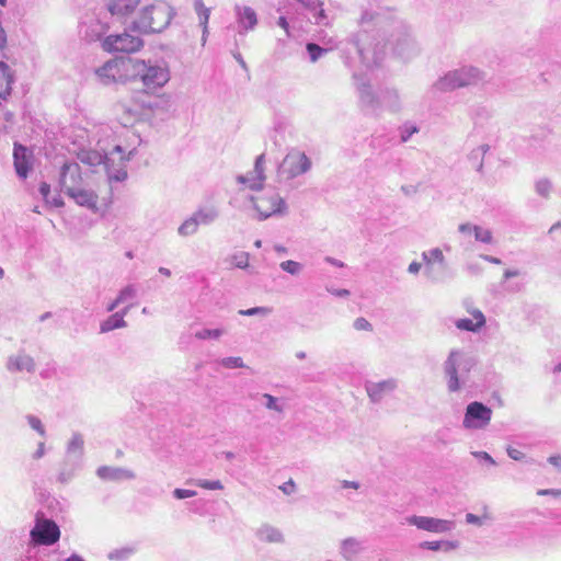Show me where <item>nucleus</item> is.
I'll list each match as a JSON object with an SVG mask.
<instances>
[{"mask_svg":"<svg viewBox=\"0 0 561 561\" xmlns=\"http://www.w3.org/2000/svg\"><path fill=\"white\" fill-rule=\"evenodd\" d=\"M123 153V147L116 145L110 154L101 153L98 150L81 149L77 153V158L81 163L90 168L101 167L105 171L108 182H123L127 178V171L124 163L131 159L134 150H130L127 156H124Z\"/></svg>","mask_w":561,"mask_h":561,"instance_id":"f257e3e1","label":"nucleus"},{"mask_svg":"<svg viewBox=\"0 0 561 561\" xmlns=\"http://www.w3.org/2000/svg\"><path fill=\"white\" fill-rule=\"evenodd\" d=\"M175 15L174 9L164 0H154L144 5L134 20L130 28L140 34H153L164 31Z\"/></svg>","mask_w":561,"mask_h":561,"instance_id":"f03ea898","label":"nucleus"},{"mask_svg":"<svg viewBox=\"0 0 561 561\" xmlns=\"http://www.w3.org/2000/svg\"><path fill=\"white\" fill-rule=\"evenodd\" d=\"M128 69L136 79H139L147 91H154L164 87L170 80V70L165 62L131 58Z\"/></svg>","mask_w":561,"mask_h":561,"instance_id":"7ed1b4c3","label":"nucleus"},{"mask_svg":"<svg viewBox=\"0 0 561 561\" xmlns=\"http://www.w3.org/2000/svg\"><path fill=\"white\" fill-rule=\"evenodd\" d=\"M471 369V362L467 353L459 348H453L443 363V374L448 392L455 393L461 390L467 382V375Z\"/></svg>","mask_w":561,"mask_h":561,"instance_id":"20e7f679","label":"nucleus"},{"mask_svg":"<svg viewBox=\"0 0 561 561\" xmlns=\"http://www.w3.org/2000/svg\"><path fill=\"white\" fill-rule=\"evenodd\" d=\"M485 72L474 66H462L450 70L440 77L434 84L439 91H453L456 89L477 85L485 80Z\"/></svg>","mask_w":561,"mask_h":561,"instance_id":"39448f33","label":"nucleus"},{"mask_svg":"<svg viewBox=\"0 0 561 561\" xmlns=\"http://www.w3.org/2000/svg\"><path fill=\"white\" fill-rule=\"evenodd\" d=\"M311 168L312 161L306 152L298 148H291L278 165L277 175L279 180L289 181L306 174Z\"/></svg>","mask_w":561,"mask_h":561,"instance_id":"423d86ee","label":"nucleus"},{"mask_svg":"<svg viewBox=\"0 0 561 561\" xmlns=\"http://www.w3.org/2000/svg\"><path fill=\"white\" fill-rule=\"evenodd\" d=\"M424 276L432 283H444L448 278V262L440 248H431L421 253Z\"/></svg>","mask_w":561,"mask_h":561,"instance_id":"0eeeda50","label":"nucleus"},{"mask_svg":"<svg viewBox=\"0 0 561 561\" xmlns=\"http://www.w3.org/2000/svg\"><path fill=\"white\" fill-rule=\"evenodd\" d=\"M160 104V100H144L141 98L133 99L130 102H122L119 108L122 111L121 122L124 126L133 125L145 116L153 113Z\"/></svg>","mask_w":561,"mask_h":561,"instance_id":"6e6552de","label":"nucleus"},{"mask_svg":"<svg viewBox=\"0 0 561 561\" xmlns=\"http://www.w3.org/2000/svg\"><path fill=\"white\" fill-rule=\"evenodd\" d=\"M145 43L140 36L133 35L127 31L121 34H112L103 38L101 46L108 53L133 54L139 51Z\"/></svg>","mask_w":561,"mask_h":561,"instance_id":"1a4fd4ad","label":"nucleus"},{"mask_svg":"<svg viewBox=\"0 0 561 561\" xmlns=\"http://www.w3.org/2000/svg\"><path fill=\"white\" fill-rule=\"evenodd\" d=\"M492 419V410L479 401L470 402L466 407L462 427L468 431H480L489 426Z\"/></svg>","mask_w":561,"mask_h":561,"instance_id":"9d476101","label":"nucleus"},{"mask_svg":"<svg viewBox=\"0 0 561 561\" xmlns=\"http://www.w3.org/2000/svg\"><path fill=\"white\" fill-rule=\"evenodd\" d=\"M354 83L358 93L360 105L374 114L381 111L380 92H375L367 78L357 73L353 75Z\"/></svg>","mask_w":561,"mask_h":561,"instance_id":"9b49d317","label":"nucleus"},{"mask_svg":"<svg viewBox=\"0 0 561 561\" xmlns=\"http://www.w3.org/2000/svg\"><path fill=\"white\" fill-rule=\"evenodd\" d=\"M251 201L259 214L257 218L260 220L276 214H282L286 208L284 199L275 192H270L259 197H251Z\"/></svg>","mask_w":561,"mask_h":561,"instance_id":"f8f14e48","label":"nucleus"},{"mask_svg":"<svg viewBox=\"0 0 561 561\" xmlns=\"http://www.w3.org/2000/svg\"><path fill=\"white\" fill-rule=\"evenodd\" d=\"M409 525L415 526L420 530L433 534L450 533L455 529L456 523L449 519H442L428 516L411 515L405 518Z\"/></svg>","mask_w":561,"mask_h":561,"instance_id":"ddd939ff","label":"nucleus"},{"mask_svg":"<svg viewBox=\"0 0 561 561\" xmlns=\"http://www.w3.org/2000/svg\"><path fill=\"white\" fill-rule=\"evenodd\" d=\"M31 537L38 545L50 546L58 541L60 530L51 519L37 520L31 530Z\"/></svg>","mask_w":561,"mask_h":561,"instance_id":"4468645a","label":"nucleus"},{"mask_svg":"<svg viewBox=\"0 0 561 561\" xmlns=\"http://www.w3.org/2000/svg\"><path fill=\"white\" fill-rule=\"evenodd\" d=\"M59 185L67 195L82 186L81 168L78 162H66L61 167Z\"/></svg>","mask_w":561,"mask_h":561,"instance_id":"2eb2a0df","label":"nucleus"},{"mask_svg":"<svg viewBox=\"0 0 561 561\" xmlns=\"http://www.w3.org/2000/svg\"><path fill=\"white\" fill-rule=\"evenodd\" d=\"M264 163L265 156L260 154L255 159L254 168L252 171H249L247 174L238 175V183L243 184L245 187L252 191L262 190L266 179L264 174Z\"/></svg>","mask_w":561,"mask_h":561,"instance_id":"dca6fc26","label":"nucleus"},{"mask_svg":"<svg viewBox=\"0 0 561 561\" xmlns=\"http://www.w3.org/2000/svg\"><path fill=\"white\" fill-rule=\"evenodd\" d=\"M398 388V379L388 378L380 381H366L365 390L373 403H379Z\"/></svg>","mask_w":561,"mask_h":561,"instance_id":"f3484780","label":"nucleus"},{"mask_svg":"<svg viewBox=\"0 0 561 561\" xmlns=\"http://www.w3.org/2000/svg\"><path fill=\"white\" fill-rule=\"evenodd\" d=\"M234 13L239 34L243 35L256 27L259 23L257 14L251 7L237 4Z\"/></svg>","mask_w":561,"mask_h":561,"instance_id":"a211bd4d","label":"nucleus"},{"mask_svg":"<svg viewBox=\"0 0 561 561\" xmlns=\"http://www.w3.org/2000/svg\"><path fill=\"white\" fill-rule=\"evenodd\" d=\"M365 551V541L355 537H347L340 542L339 552L343 560L355 561Z\"/></svg>","mask_w":561,"mask_h":561,"instance_id":"6ab92c4d","label":"nucleus"},{"mask_svg":"<svg viewBox=\"0 0 561 561\" xmlns=\"http://www.w3.org/2000/svg\"><path fill=\"white\" fill-rule=\"evenodd\" d=\"M472 319L463 318L455 321V325L457 329L461 331H468L477 333L485 325V317L481 310L472 308L467 310Z\"/></svg>","mask_w":561,"mask_h":561,"instance_id":"aec40b11","label":"nucleus"},{"mask_svg":"<svg viewBox=\"0 0 561 561\" xmlns=\"http://www.w3.org/2000/svg\"><path fill=\"white\" fill-rule=\"evenodd\" d=\"M96 474L100 479L106 481H123L133 480L136 478V474L133 470L110 466H102L98 468Z\"/></svg>","mask_w":561,"mask_h":561,"instance_id":"412c9836","label":"nucleus"},{"mask_svg":"<svg viewBox=\"0 0 561 561\" xmlns=\"http://www.w3.org/2000/svg\"><path fill=\"white\" fill-rule=\"evenodd\" d=\"M68 196L79 206L87 207L93 211L98 210L99 196L93 190L85 188L82 185Z\"/></svg>","mask_w":561,"mask_h":561,"instance_id":"4be33fe9","label":"nucleus"},{"mask_svg":"<svg viewBox=\"0 0 561 561\" xmlns=\"http://www.w3.org/2000/svg\"><path fill=\"white\" fill-rule=\"evenodd\" d=\"M7 369L11 373H16V371L34 373L35 371V362L32 356H30L23 352H20L19 354L12 355L8 358Z\"/></svg>","mask_w":561,"mask_h":561,"instance_id":"5701e85b","label":"nucleus"},{"mask_svg":"<svg viewBox=\"0 0 561 561\" xmlns=\"http://www.w3.org/2000/svg\"><path fill=\"white\" fill-rule=\"evenodd\" d=\"M141 0H106L107 10L112 15L119 18L129 16Z\"/></svg>","mask_w":561,"mask_h":561,"instance_id":"b1692460","label":"nucleus"},{"mask_svg":"<svg viewBox=\"0 0 561 561\" xmlns=\"http://www.w3.org/2000/svg\"><path fill=\"white\" fill-rule=\"evenodd\" d=\"M458 231L462 234H473L476 241L485 244L493 243V234L490 229L470 222H463L458 226Z\"/></svg>","mask_w":561,"mask_h":561,"instance_id":"393cba45","label":"nucleus"},{"mask_svg":"<svg viewBox=\"0 0 561 561\" xmlns=\"http://www.w3.org/2000/svg\"><path fill=\"white\" fill-rule=\"evenodd\" d=\"M192 216L199 226H209L219 217V210L215 205H203L199 206Z\"/></svg>","mask_w":561,"mask_h":561,"instance_id":"a878e982","label":"nucleus"},{"mask_svg":"<svg viewBox=\"0 0 561 561\" xmlns=\"http://www.w3.org/2000/svg\"><path fill=\"white\" fill-rule=\"evenodd\" d=\"M13 158H14V168L16 171V174L21 179H25L28 173V156H27V149L22 145H14L13 150Z\"/></svg>","mask_w":561,"mask_h":561,"instance_id":"bb28decb","label":"nucleus"},{"mask_svg":"<svg viewBox=\"0 0 561 561\" xmlns=\"http://www.w3.org/2000/svg\"><path fill=\"white\" fill-rule=\"evenodd\" d=\"M257 538L267 543H283L285 541V537L280 529L265 524L262 525L256 533Z\"/></svg>","mask_w":561,"mask_h":561,"instance_id":"cd10ccee","label":"nucleus"},{"mask_svg":"<svg viewBox=\"0 0 561 561\" xmlns=\"http://www.w3.org/2000/svg\"><path fill=\"white\" fill-rule=\"evenodd\" d=\"M417 45L415 41L405 34L397 39L394 51L402 58L408 59L417 53Z\"/></svg>","mask_w":561,"mask_h":561,"instance_id":"c85d7f7f","label":"nucleus"},{"mask_svg":"<svg viewBox=\"0 0 561 561\" xmlns=\"http://www.w3.org/2000/svg\"><path fill=\"white\" fill-rule=\"evenodd\" d=\"M108 26L105 23H102L99 20H92L89 24L84 26L82 30L83 37L88 42H95L102 38V36L107 32Z\"/></svg>","mask_w":561,"mask_h":561,"instance_id":"c756f323","label":"nucleus"},{"mask_svg":"<svg viewBox=\"0 0 561 561\" xmlns=\"http://www.w3.org/2000/svg\"><path fill=\"white\" fill-rule=\"evenodd\" d=\"M381 108L386 107L391 112H398L401 108L400 96L394 89H385L380 91Z\"/></svg>","mask_w":561,"mask_h":561,"instance_id":"7c9ffc66","label":"nucleus"},{"mask_svg":"<svg viewBox=\"0 0 561 561\" xmlns=\"http://www.w3.org/2000/svg\"><path fill=\"white\" fill-rule=\"evenodd\" d=\"M127 327V322L125 319L117 314L116 312L110 316L107 319L101 322L100 332L107 333L116 329H123Z\"/></svg>","mask_w":561,"mask_h":561,"instance_id":"2f4dec72","label":"nucleus"},{"mask_svg":"<svg viewBox=\"0 0 561 561\" xmlns=\"http://www.w3.org/2000/svg\"><path fill=\"white\" fill-rule=\"evenodd\" d=\"M489 150L490 146L488 144H482L474 148L469 154V160L479 173L483 170V159Z\"/></svg>","mask_w":561,"mask_h":561,"instance_id":"473e14b6","label":"nucleus"},{"mask_svg":"<svg viewBox=\"0 0 561 561\" xmlns=\"http://www.w3.org/2000/svg\"><path fill=\"white\" fill-rule=\"evenodd\" d=\"M95 73L102 83L110 84L115 80L116 65L112 61H107L102 67L98 68Z\"/></svg>","mask_w":561,"mask_h":561,"instance_id":"72a5a7b5","label":"nucleus"},{"mask_svg":"<svg viewBox=\"0 0 561 561\" xmlns=\"http://www.w3.org/2000/svg\"><path fill=\"white\" fill-rule=\"evenodd\" d=\"M84 440L81 434L75 433L68 443L67 454L68 456H75L81 458L83 455Z\"/></svg>","mask_w":561,"mask_h":561,"instance_id":"f704fd0d","label":"nucleus"},{"mask_svg":"<svg viewBox=\"0 0 561 561\" xmlns=\"http://www.w3.org/2000/svg\"><path fill=\"white\" fill-rule=\"evenodd\" d=\"M458 546V541H424L420 545L423 549L432 551L444 550L446 552L457 549Z\"/></svg>","mask_w":561,"mask_h":561,"instance_id":"c9c22d12","label":"nucleus"},{"mask_svg":"<svg viewBox=\"0 0 561 561\" xmlns=\"http://www.w3.org/2000/svg\"><path fill=\"white\" fill-rule=\"evenodd\" d=\"M368 38V35L366 32H358L357 34L350 37L348 43H351L354 48L356 49L359 57L363 59V61L368 62L369 58L366 55V48L362 45L364 41Z\"/></svg>","mask_w":561,"mask_h":561,"instance_id":"e433bc0d","label":"nucleus"},{"mask_svg":"<svg viewBox=\"0 0 561 561\" xmlns=\"http://www.w3.org/2000/svg\"><path fill=\"white\" fill-rule=\"evenodd\" d=\"M535 192L538 196L549 199L553 193V184L547 178L538 179L535 182Z\"/></svg>","mask_w":561,"mask_h":561,"instance_id":"4c0bfd02","label":"nucleus"},{"mask_svg":"<svg viewBox=\"0 0 561 561\" xmlns=\"http://www.w3.org/2000/svg\"><path fill=\"white\" fill-rule=\"evenodd\" d=\"M198 222L196 219L191 215L188 218H186L178 228V233L181 237H191L194 236L198 231Z\"/></svg>","mask_w":561,"mask_h":561,"instance_id":"58836bf2","label":"nucleus"},{"mask_svg":"<svg viewBox=\"0 0 561 561\" xmlns=\"http://www.w3.org/2000/svg\"><path fill=\"white\" fill-rule=\"evenodd\" d=\"M194 10L198 16L199 26L206 30L210 16V9L205 7L203 0H194Z\"/></svg>","mask_w":561,"mask_h":561,"instance_id":"ea45409f","label":"nucleus"},{"mask_svg":"<svg viewBox=\"0 0 561 561\" xmlns=\"http://www.w3.org/2000/svg\"><path fill=\"white\" fill-rule=\"evenodd\" d=\"M138 295V288L135 284H128L123 287L117 295V302H126L128 300L135 299Z\"/></svg>","mask_w":561,"mask_h":561,"instance_id":"a19ab883","label":"nucleus"},{"mask_svg":"<svg viewBox=\"0 0 561 561\" xmlns=\"http://www.w3.org/2000/svg\"><path fill=\"white\" fill-rule=\"evenodd\" d=\"M227 262H229L230 265L233 267L245 268L249 266V253L237 252V253L230 255L227 259Z\"/></svg>","mask_w":561,"mask_h":561,"instance_id":"79ce46f5","label":"nucleus"},{"mask_svg":"<svg viewBox=\"0 0 561 561\" xmlns=\"http://www.w3.org/2000/svg\"><path fill=\"white\" fill-rule=\"evenodd\" d=\"M187 483L194 484L198 488L205 490H222L224 484L219 480H205V479H196L187 481Z\"/></svg>","mask_w":561,"mask_h":561,"instance_id":"37998d69","label":"nucleus"},{"mask_svg":"<svg viewBox=\"0 0 561 561\" xmlns=\"http://www.w3.org/2000/svg\"><path fill=\"white\" fill-rule=\"evenodd\" d=\"M419 130L420 129L415 124L411 122L404 123L399 128L401 142H408L414 134L419 133Z\"/></svg>","mask_w":561,"mask_h":561,"instance_id":"c03bdc74","label":"nucleus"},{"mask_svg":"<svg viewBox=\"0 0 561 561\" xmlns=\"http://www.w3.org/2000/svg\"><path fill=\"white\" fill-rule=\"evenodd\" d=\"M262 398L264 399V405L267 410L275 411L277 413L284 412V404L279 402V399L270 394V393H263Z\"/></svg>","mask_w":561,"mask_h":561,"instance_id":"a18cd8bd","label":"nucleus"},{"mask_svg":"<svg viewBox=\"0 0 561 561\" xmlns=\"http://www.w3.org/2000/svg\"><path fill=\"white\" fill-rule=\"evenodd\" d=\"M225 331L222 329H203L195 333L198 340H218Z\"/></svg>","mask_w":561,"mask_h":561,"instance_id":"49530a36","label":"nucleus"},{"mask_svg":"<svg viewBox=\"0 0 561 561\" xmlns=\"http://www.w3.org/2000/svg\"><path fill=\"white\" fill-rule=\"evenodd\" d=\"M306 49L309 55V59L311 62H316L319 58H321L324 54L328 53V49L322 48L318 44L308 43Z\"/></svg>","mask_w":561,"mask_h":561,"instance_id":"de8ad7c7","label":"nucleus"},{"mask_svg":"<svg viewBox=\"0 0 561 561\" xmlns=\"http://www.w3.org/2000/svg\"><path fill=\"white\" fill-rule=\"evenodd\" d=\"M218 363L220 366L228 368V369L245 367L243 359L239 356L224 357Z\"/></svg>","mask_w":561,"mask_h":561,"instance_id":"09e8293b","label":"nucleus"},{"mask_svg":"<svg viewBox=\"0 0 561 561\" xmlns=\"http://www.w3.org/2000/svg\"><path fill=\"white\" fill-rule=\"evenodd\" d=\"M279 267L290 275H299L302 271V264L293 260L282 262Z\"/></svg>","mask_w":561,"mask_h":561,"instance_id":"8fccbe9b","label":"nucleus"},{"mask_svg":"<svg viewBox=\"0 0 561 561\" xmlns=\"http://www.w3.org/2000/svg\"><path fill=\"white\" fill-rule=\"evenodd\" d=\"M272 308L270 307H253L250 309H241L239 310V314L252 317V316H261V317H267L271 314Z\"/></svg>","mask_w":561,"mask_h":561,"instance_id":"3c124183","label":"nucleus"},{"mask_svg":"<svg viewBox=\"0 0 561 561\" xmlns=\"http://www.w3.org/2000/svg\"><path fill=\"white\" fill-rule=\"evenodd\" d=\"M353 327L357 331H367V332H371L373 331L371 323L367 319H365L363 317L356 318L354 320Z\"/></svg>","mask_w":561,"mask_h":561,"instance_id":"603ef678","label":"nucleus"},{"mask_svg":"<svg viewBox=\"0 0 561 561\" xmlns=\"http://www.w3.org/2000/svg\"><path fill=\"white\" fill-rule=\"evenodd\" d=\"M27 422L30 424V426L36 431L42 437L45 436L46 432H45V428L41 422V420L34 415H28L27 416Z\"/></svg>","mask_w":561,"mask_h":561,"instance_id":"864d4df0","label":"nucleus"},{"mask_svg":"<svg viewBox=\"0 0 561 561\" xmlns=\"http://www.w3.org/2000/svg\"><path fill=\"white\" fill-rule=\"evenodd\" d=\"M321 7H322V4L312 11V12H314L313 13L314 23L318 25H328L329 24L328 16L325 14V11Z\"/></svg>","mask_w":561,"mask_h":561,"instance_id":"5fc2aeb1","label":"nucleus"},{"mask_svg":"<svg viewBox=\"0 0 561 561\" xmlns=\"http://www.w3.org/2000/svg\"><path fill=\"white\" fill-rule=\"evenodd\" d=\"M173 496L178 500H183L187 497H193L197 493L194 490H187V489H174L172 492Z\"/></svg>","mask_w":561,"mask_h":561,"instance_id":"6e6d98bb","label":"nucleus"},{"mask_svg":"<svg viewBox=\"0 0 561 561\" xmlns=\"http://www.w3.org/2000/svg\"><path fill=\"white\" fill-rule=\"evenodd\" d=\"M471 455L474 458L480 459V460L486 462L490 466H495L496 465L495 460L486 451H471Z\"/></svg>","mask_w":561,"mask_h":561,"instance_id":"4d7b16f0","label":"nucleus"},{"mask_svg":"<svg viewBox=\"0 0 561 561\" xmlns=\"http://www.w3.org/2000/svg\"><path fill=\"white\" fill-rule=\"evenodd\" d=\"M296 1L299 2L302 7H305L309 11H313L322 4L318 0H296Z\"/></svg>","mask_w":561,"mask_h":561,"instance_id":"13d9d810","label":"nucleus"},{"mask_svg":"<svg viewBox=\"0 0 561 561\" xmlns=\"http://www.w3.org/2000/svg\"><path fill=\"white\" fill-rule=\"evenodd\" d=\"M466 522L468 524H472V525H477V526H482L483 525V518L480 517V516H477L472 513H468L466 515Z\"/></svg>","mask_w":561,"mask_h":561,"instance_id":"bf43d9fd","label":"nucleus"},{"mask_svg":"<svg viewBox=\"0 0 561 561\" xmlns=\"http://www.w3.org/2000/svg\"><path fill=\"white\" fill-rule=\"evenodd\" d=\"M423 262L413 261L408 266V273L411 275H417L422 268Z\"/></svg>","mask_w":561,"mask_h":561,"instance_id":"052dcab7","label":"nucleus"},{"mask_svg":"<svg viewBox=\"0 0 561 561\" xmlns=\"http://www.w3.org/2000/svg\"><path fill=\"white\" fill-rule=\"evenodd\" d=\"M400 190L405 196H413L419 192L417 185H411V184L402 185Z\"/></svg>","mask_w":561,"mask_h":561,"instance_id":"680f3d73","label":"nucleus"},{"mask_svg":"<svg viewBox=\"0 0 561 561\" xmlns=\"http://www.w3.org/2000/svg\"><path fill=\"white\" fill-rule=\"evenodd\" d=\"M45 203L53 207H62L64 206V201L60 197V195L49 197L48 201H45Z\"/></svg>","mask_w":561,"mask_h":561,"instance_id":"e2e57ef3","label":"nucleus"},{"mask_svg":"<svg viewBox=\"0 0 561 561\" xmlns=\"http://www.w3.org/2000/svg\"><path fill=\"white\" fill-rule=\"evenodd\" d=\"M39 193L43 196L44 201H48L50 197V185L46 182H42L39 185Z\"/></svg>","mask_w":561,"mask_h":561,"instance_id":"0e129e2a","label":"nucleus"},{"mask_svg":"<svg viewBox=\"0 0 561 561\" xmlns=\"http://www.w3.org/2000/svg\"><path fill=\"white\" fill-rule=\"evenodd\" d=\"M466 270L473 275H478L482 272V267L480 266V264L474 262L468 263L466 265Z\"/></svg>","mask_w":561,"mask_h":561,"instance_id":"69168bd1","label":"nucleus"},{"mask_svg":"<svg viewBox=\"0 0 561 561\" xmlns=\"http://www.w3.org/2000/svg\"><path fill=\"white\" fill-rule=\"evenodd\" d=\"M507 455L514 460H522L524 458V453L513 447L507 448Z\"/></svg>","mask_w":561,"mask_h":561,"instance_id":"338daca9","label":"nucleus"},{"mask_svg":"<svg viewBox=\"0 0 561 561\" xmlns=\"http://www.w3.org/2000/svg\"><path fill=\"white\" fill-rule=\"evenodd\" d=\"M553 378L556 382L561 383V363L557 364L552 369Z\"/></svg>","mask_w":561,"mask_h":561,"instance_id":"774afa93","label":"nucleus"}]
</instances>
